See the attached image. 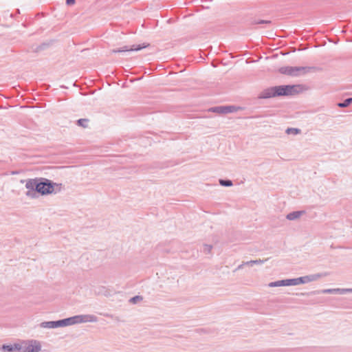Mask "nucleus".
<instances>
[{"mask_svg": "<svg viewBox=\"0 0 352 352\" xmlns=\"http://www.w3.org/2000/svg\"><path fill=\"white\" fill-rule=\"evenodd\" d=\"M313 67H291V66H285L281 67L279 68L278 71L280 74L297 77L302 75H305L311 70H313Z\"/></svg>", "mask_w": 352, "mask_h": 352, "instance_id": "1", "label": "nucleus"}, {"mask_svg": "<svg viewBox=\"0 0 352 352\" xmlns=\"http://www.w3.org/2000/svg\"><path fill=\"white\" fill-rule=\"evenodd\" d=\"M38 179L36 191L43 195L56 192L55 186H61L60 184L54 183L45 178H38Z\"/></svg>", "mask_w": 352, "mask_h": 352, "instance_id": "2", "label": "nucleus"}, {"mask_svg": "<svg viewBox=\"0 0 352 352\" xmlns=\"http://www.w3.org/2000/svg\"><path fill=\"white\" fill-rule=\"evenodd\" d=\"M74 318L72 317L64 318L56 321H45L42 322L39 326L43 329H56L58 327H67L73 325Z\"/></svg>", "mask_w": 352, "mask_h": 352, "instance_id": "3", "label": "nucleus"}, {"mask_svg": "<svg viewBox=\"0 0 352 352\" xmlns=\"http://www.w3.org/2000/svg\"><path fill=\"white\" fill-rule=\"evenodd\" d=\"M298 85H279L274 86L276 96H292L298 92Z\"/></svg>", "mask_w": 352, "mask_h": 352, "instance_id": "4", "label": "nucleus"}, {"mask_svg": "<svg viewBox=\"0 0 352 352\" xmlns=\"http://www.w3.org/2000/svg\"><path fill=\"white\" fill-rule=\"evenodd\" d=\"M21 352H40L41 345L39 341L28 340L20 342Z\"/></svg>", "mask_w": 352, "mask_h": 352, "instance_id": "5", "label": "nucleus"}, {"mask_svg": "<svg viewBox=\"0 0 352 352\" xmlns=\"http://www.w3.org/2000/svg\"><path fill=\"white\" fill-rule=\"evenodd\" d=\"M148 46V44L146 45L144 43L143 44H136L133 45H124L120 48L118 49H113L111 50L112 53H122V52H135V51H139L142 49L146 48Z\"/></svg>", "mask_w": 352, "mask_h": 352, "instance_id": "6", "label": "nucleus"}, {"mask_svg": "<svg viewBox=\"0 0 352 352\" xmlns=\"http://www.w3.org/2000/svg\"><path fill=\"white\" fill-rule=\"evenodd\" d=\"M74 318V324H80L84 322H96L98 317L92 314L76 315L72 316Z\"/></svg>", "mask_w": 352, "mask_h": 352, "instance_id": "7", "label": "nucleus"}, {"mask_svg": "<svg viewBox=\"0 0 352 352\" xmlns=\"http://www.w3.org/2000/svg\"><path fill=\"white\" fill-rule=\"evenodd\" d=\"M314 294H345L347 293H352V288H335V289H324L322 290L314 291L312 292Z\"/></svg>", "mask_w": 352, "mask_h": 352, "instance_id": "8", "label": "nucleus"}, {"mask_svg": "<svg viewBox=\"0 0 352 352\" xmlns=\"http://www.w3.org/2000/svg\"><path fill=\"white\" fill-rule=\"evenodd\" d=\"M326 276V274H314L299 277L300 285L314 282Z\"/></svg>", "mask_w": 352, "mask_h": 352, "instance_id": "9", "label": "nucleus"}, {"mask_svg": "<svg viewBox=\"0 0 352 352\" xmlns=\"http://www.w3.org/2000/svg\"><path fill=\"white\" fill-rule=\"evenodd\" d=\"M2 352H21L20 342L14 344H3L1 348Z\"/></svg>", "mask_w": 352, "mask_h": 352, "instance_id": "10", "label": "nucleus"}, {"mask_svg": "<svg viewBox=\"0 0 352 352\" xmlns=\"http://www.w3.org/2000/svg\"><path fill=\"white\" fill-rule=\"evenodd\" d=\"M274 97H276L274 87H269L267 89H264L258 95V98L261 99H267Z\"/></svg>", "mask_w": 352, "mask_h": 352, "instance_id": "11", "label": "nucleus"}, {"mask_svg": "<svg viewBox=\"0 0 352 352\" xmlns=\"http://www.w3.org/2000/svg\"><path fill=\"white\" fill-rule=\"evenodd\" d=\"M305 213V210L294 211L287 214L286 216V219L289 221H294L299 219Z\"/></svg>", "mask_w": 352, "mask_h": 352, "instance_id": "12", "label": "nucleus"}, {"mask_svg": "<svg viewBox=\"0 0 352 352\" xmlns=\"http://www.w3.org/2000/svg\"><path fill=\"white\" fill-rule=\"evenodd\" d=\"M38 181V178L28 179L25 183V188L28 190H34L36 191Z\"/></svg>", "mask_w": 352, "mask_h": 352, "instance_id": "13", "label": "nucleus"}, {"mask_svg": "<svg viewBox=\"0 0 352 352\" xmlns=\"http://www.w3.org/2000/svg\"><path fill=\"white\" fill-rule=\"evenodd\" d=\"M283 286H292L300 285L299 277L296 278L284 279L282 280Z\"/></svg>", "mask_w": 352, "mask_h": 352, "instance_id": "14", "label": "nucleus"}, {"mask_svg": "<svg viewBox=\"0 0 352 352\" xmlns=\"http://www.w3.org/2000/svg\"><path fill=\"white\" fill-rule=\"evenodd\" d=\"M94 293L96 295H103L108 296L110 295V292L107 288L104 286H99L94 289Z\"/></svg>", "mask_w": 352, "mask_h": 352, "instance_id": "15", "label": "nucleus"}, {"mask_svg": "<svg viewBox=\"0 0 352 352\" xmlns=\"http://www.w3.org/2000/svg\"><path fill=\"white\" fill-rule=\"evenodd\" d=\"M208 111L216 113L218 114H225V108L224 106H217L211 107L208 109Z\"/></svg>", "mask_w": 352, "mask_h": 352, "instance_id": "16", "label": "nucleus"}, {"mask_svg": "<svg viewBox=\"0 0 352 352\" xmlns=\"http://www.w3.org/2000/svg\"><path fill=\"white\" fill-rule=\"evenodd\" d=\"M267 260H268V258H266V259L251 260V261H246L245 264H248V265H249V266H252L254 264H263Z\"/></svg>", "mask_w": 352, "mask_h": 352, "instance_id": "17", "label": "nucleus"}, {"mask_svg": "<svg viewBox=\"0 0 352 352\" xmlns=\"http://www.w3.org/2000/svg\"><path fill=\"white\" fill-rule=\"evenodd\" d=\"M352 104V98L345 99L343 102L338 103V106L341 108L347 107Z\"/></svg>", "mask_w": 352, "mask_h": 352, "instance_id": "18", "label": "nucleus"}, {"mask_svg": "<svg viewBox=\"0 0 352 352\" xmlns=\"http://www.w3.org/2000/svg\"><path fill=\"white\" fill-rule=\"evenodd\" d=\"M219 182V184L222 186L230 187L233 185L232 182L230 179H220Z\"/></svg>", "mask_w": 352, "mask_h": 352, "instance_id": "19", "label": "nucleus"}, {"mask_svg": "<svg viewBox=\"0 0 352 352\" xmlns=\"http://www.w3.org/2000/svg\"><path fill=\"white\" fill-rule=\"evenodd\" d=\"M285 132L287 134L297 135L299 134L301 132V131L300 129L297 128H287Z\"/></svg>", "mask_w": 352, "mask_h": 352, "instance_id": "20", "label": "nucleus"}, {"mask_svg": "<svg viewBox=\"0 0 352 352\" xmlns=\"http://www.w3.org/2000/svg\"><path fill=\"white\" fill-rule=\"evenodd\" d=\"M225 114L232 113L236 111L237 108L235 106H224Z\"/></svg>", "mask_w": 352, "mask_h": 352, "instance_id": "21", "label": "nucleus"}, {"mask_svg": "<svg viewBox=\"0 0 352 352\" xmlns=\"http://www.w3.org/2000/svg\"><path fill=\"white\" fill-rule=\"evenodd\" d=\"M272 23V21H269V20H254L252 22V24H254V25H256V24H260V25H262V24H271Z\"/></svg>", "mask_w": 352, "mask_h": 352, "instance_id": "22", "label": "nucleus"}, {"mask_svg": "<svg viewBox=\"0 0 352 352\" xmlns=\"http://www.w3.org/2000/svg\"><path fill=\"white\" fill-rule=\"evenodd\" d=\"M283 281L282 280H277V281H274V282H271L268 284V286L270 287H283V284H282Z\"/></svg>", "mask_w": 352, "mask_h": 352, "instance_id": "23", "label": "nucleus"}, {"mask_svg": "<svg viewBox=\"0 0 352 352\" xmlns=\"http://www.w3.org/2000/svg\"><path fill=\"white\" fill-rule=\"evenodd\" d=\"M212 249V246L211 245L204 244L203 245V252L205 254H210Z\"/></svg>", "mask_w": 352, "mask_h": 352, "instance_id": "24", "label": "nucleus"}, {"mask_svg": "<svg viewBox=\"0 0 352 352\" xmlns=\"http://www.w3.org/2000/svg\"><path fill=\"white\" fill-rule=\"evenodd\" d=\"M38 192L34 190H28L25 195L26 196H28V197H31V198H35L36 197V193Z\"/></svg>", "mask_w": 352, "mask_h": 352, "instance_id": "25", "label": "nucleus"}, {"mask_svg": "<svg viewBox=\"0 0 352 352\" xmlns=\"http://www.w3.org/2000/svg\"><path fill=\"white\" fill-rule=\"evenodd\" d=\"M77 122H78V124L79 126H82V127L85 128V127H87V122H88V120H87V119H79V120L77 121Z\"/></svg>", "mask_w": 352, "mask_h": 352, "instance_id": "26", "label": "nucleus"}, {"mask_svg": "<svg viewBox=\"0 0 352 352\" xmlns=\"http://www.w3.org/2000/svg\"><path fill=\"white\" fill-rule=\"evenodd\" d=\"M142 298L140 296H135L130 299V302L133 303H137L138 301L141 300Z\"/></svg>", "mask_w": 352, "mask_h": 352, "instance_id": "27", "label": "nucleus"}, {"mask_svg": "<svg viewBox=\"0 0 352 352\" xmlns=\"http://www.w3.org/2000/svg\"><path fill=\"white\" fill-rule=\"evenodd\" d=\"M75 3V0H66V3L67 5H72Z\"/></svg>", "mask_w": 352, "mask_h": 352, "instance_id": "28", "label": "nucleus"}, {"mask_svg": "<svg viewBox=\"0 0 352 352\" xmlns=\"http://www.w3.org/2000/svg\"><path fill=\"white\" fill-rule=\"evenodd\" d=\"M45 46H46V44H43V45H40L38 47L37 51L44 50Z\"/></svg>", "mask_w": 352, "mask_h": 352, "instance_id": "29", "label": "nucleus"}, {"mask_svg": "<svg viewBox=\"0 0 352 352\" xmlns=\"http://www.w3.org/2000/svg\"><path fill=\"white\" fill-rule=\"evenodd\" d=\"M243 267V266L241 265H241H239L236 268V270H234V272H235V271H237V270H239L242 269Z\"/></svg>", "mask_w": 352, "mask_h": 352, "instance_id": "30", "label": "nucleus"}, {"mask_svg": "<svg viewBox=\"0 0 352 352\" xmlns=\"http://www.w3.org/2000/svg\"><path fill=\"white\" fill-rule=\"evenodd\" d=\"M245 262H246V261H243V262H242L241 265H242L243 267V266H245V265H248V264H245Z\"/></svg>", "mask_w": 352, "mask_h": 352, "instance_id": "31", "label": "nucleus"}, {"mask_svg": "<svg viewBox=\"0 0 352 352\" xmlns=\"http://www.w3.org/2000/svg\"><path fill=\"white\" fill-rule=\"evenodd\" d=\"M59 188H60V186H58ZM58 191H60V189H58Z\"/></svg>", "mask_w": 352, "mask_h": 352, "instance_id": "32", "label": "nucleus"}]
</instances>
